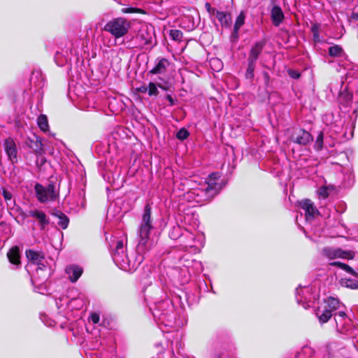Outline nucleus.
<instances>
[{"instance_id": "nucleus-1", "label": "nucleus", "mask_w": 358, "mask_h": 358, "mask_svg": "<svg viewBox=\"0 0 358 358\" xmlns=\"http://www.w3.org/2000/svg\"><path fill=\"white\" fill-rule=\"evenodd\" d=\"M131 22L123 17L112 18L103 27V30L108 32L115 38L127 35L131 29Z\"/></svg>"}, {"instance_id": "nucleus-2", "label": "nucleus", "mask_w": 358, "mask_h": 358, "mask_svg": "<svg viewBox=\"0 0 358 358\" xmlns=\"http://www.w3.org/2000/svg\"><path fill=\"white\" fill-rule=\"evenodd\" d=\"M34 190L38 201L41 203L55 201L59 196V192L56 189V182L52 177L49 178L46 187L40 183H36L34 186Z\"/></svg>"}, {"instance_id": "nucleus-3", "label": "nucleus", "mask_w": 358, "mask_h": 358, "mask_svg": "<svg viewBox=\"0 0 358 358\" xmlns=\"http://www.w3.org/2000/svg\"><path fill=\"white\" fill-rule=\"evenodd\" d=\"M322 252L329 259L336 258L353 259L355 255L352 250H343L341 248H334L330 247L324 248Z\"/></svg>"}, {"instance_id": "nucleus-4", "label": "nucleus", "mask_w": 358, "mask_h": 358, "mask_svg": "<svg viewBox=\"0 0 358 358\" xmlns=\"http://www.w3.org/2000/svg\"><path fill=\"white\" fill-rule=\"evenodd\" d=\"M291 140L300 145H307L313 141L312 134L303 129H296L292 134Z\"/></svg>"}, {"instance_id": "nucleus-5", "label": "nucleus", "mask_w": 358, "mask_h": 358, "mask_svg": "<svg viewBox=\"0 0 358 358\" xmlns=\"http://www.w3.org/2000/svg\"><path fill=\"white\" fill-rule=\"evenodd\" d=\"M25 145L33 150L36 155H43L45 153L42 140L40 137L33 134L32 136H28L24 141Z\"/></svg>"}, {"instance_id": "nucleus-6", "label": "nucleus", "mask_w": 358, "mask_h": 358, "mask_svg": "<svg viewBox=\"0 0 358 358\" xmlns=\"http://www.w3.org/2000/svg\"><path fill=\"white\" fill-rule=\"evenodd\" d=\"M4 150L8 159L13 164L17 162V150L14 139L8 137L5 139L3 143Z\"/></svg>"}, {"instance_id": "nucleus-7", "label": "nucleus", "mask_w": 358, "mask_h": 358, "mask_svg": "<svg viewBox=\"0 0 358 358\" xmlns=\"http://www.w3.org/2000/svg\"><path fill=\"white\" fill-rule=\"evenodd\" d=\"M218 176L216 173H212L209 175L208 186L204 189L206 196L210 200L213 199L218 193L219 191L217 188V184L216 180H217Z\"/></svg>"}, {"instance_id": "nucleus-8", "label": "nucleus", "mask_w": 358, "mask_h": 358, "mask_svg": "<svg viewBox=\"0 0 358 358\" xmlns=\"http://www.w3.org/2000/svg\"><path fill=\"white\" fill-rule=\"evenodd\" d=\"M266 43V40H260L254 43V45L251 47L248 60H251L257 62V60L259 58V56L262 52L264 48L265 47Z\"/></svg>"}, {"instance_id": "nucleus-9", "label": "nucleus", "mask_w": 358, "mask_h": 358, "mask_svg": "<svg viewBox=\"0 0 358 358\" xmlns=\"http://www.w3.org/2000/svg\"><path fill=\"white\" fill-rule=\"evenodd\" d=\"M152 225H143L141 224L138 230L140 240L138 246L140 248H145L150 239V231L152 229Z\"/></svg>"}, {"instance_id": "nucleus-10", "label": "nucleus", "mask_w": 358, "mask_h": 358, "mask_svg": "<svg viewBox=\"0 0 358 358\" xmlns=\"http://www.w3.org/2000/svg\"><path fill=\"white\" fill-rule=\"evenodd\" d=\"M21 215L24 218L28 216L36 218L39 222L41 229H44L45 227L49 224V219L47 217L46 214L43 211L37 210H30L28 215L24 213H22Z\"/></svg>"}, {"instance_id": "nucleus-11", "label": "nucleus", "mask_w": 358, "mask_h": 358, "mask_svg": "<svg viewBox=\"0 0 358 358\" xmlns=\"http://www.w3.org/2000/svg\"><path fill=\"white\" fill-rule=\"evenodd\" d=\"M25 255L28 260L32 264H36L38 266L42 265L43 267H45V266L41 262L45 259V256L42 252L29 249L26 250Z\"/></svg>"}, {"instance_id": "nucleus-12", "label": "nucleus", "mask_w": 358, "mask_h": 358, "mask_svg": "<svg viewBox=\"0 0 358 358\" xmlns=\"http://www.w3.org/2000/svg\"><path fill=\"white\" fill-rule=\"evenodd\" d=\"M300 207L305 210L306 217H314L316 213H318V210L314 206L313 202L308 199L301 200L299 202Z\"/></svg>"}, {"instance_id": "nucleus-13", "label": "nucleus", "mask_w": 358, "mask_h": 358, "mask_svg": "<svg viewBox=\"0 0 358 358\" xmlns=\"http://www.w3.org/2000/svg\"><path fill=\"white\" fill-rule=\"evenodd\" d=\"M271 18L273 24L275 27H278L283 22L285 15L279 6L274 4L271 11Z\"/></svg>"}, {"instance_id": "nucleus-14", "label": "nucleus", "mask_w": 358, "mask_h": 358, "mask_svg": "<svg viewBox=\"0 0 358 358\" xmlns=\"http://www.w3.org/2000/svg\"><path fill=\"white\" fill-rule=\"evenodd\" d=\"M153 36V30L145 26L139 30L138 38L146 45L152 43Z\"/></svg>"}, {"instance_id": "nucleus-15", "label": "nucleus", "mask_w": 358, "mask_h": 358, "mask_svg": "<svg viewBox=\"0 0 358 358\" xmlns=\"http://www.w3.org/2000/svg\"><path fill=\"white\" fill-rule=\"evenodd\" d=\"M7 257L10 264L20 266L21 264V256L19 247L17 245L13 246L7 252Z\"/></svg>"}, {"instance_id": "nucleus-16", "label": "nucleus", "mask_w": 358, "mask_h": 358, "mask_svg": "<svg viewBox=\"0 0 358 358\" xmlns=\"http://www.w3.org/2000/svg\"><path fill=\"white\" fill-rule=\"evenodd\" d=\"M169 65L170 62L167 59L161 58L155 67L149 71V73L152 75L164 73Z\"/></svg>"}, {"instance_id": "nucleus-17", "label": "nucleus", "mask_w": 358, "mask_h": 358, "mask_svg": "<svg viewBox=\"0 0 358 358\" xmlns=\"http://www.w3.org/2000/svg\"><path fill=\"white\" fill-rule=\"evenodd\" d=\"M83 272L82 268L77 266H72L66 268V273L69 274V278L71 282H76L81 276Z\"/></svg>"}, {"instance_id": "nucleus-18", "label": "nucleus", "mask_w": 358, "mask_h": 358, "mask_svg": "<svg viewBox=\"0 0 358 358\" xmlns=\"http://www.w3.org/2000/svg\"><path fill=\"white\" fill-rule=\"evenodd\" d=\"M52 215L59 219L58 225L62 229H66L68 228L69 224V219L63 212L55 209L52 213Z\"/></svg>"}, {"instance_id": "nucleus-19", "label": "nucleus", "mask_w": 358, "mask_h": 358, "mask_svg": "<svg viewBox=\"0 0 358 358\" xmlns=\"http://www.w3.org/2000/svg\"><path fill=\"white\" fill-rule=\"evenodd\" d=\"M216 17L222 27H229L231 24V15L226 12L216 11Z\"/></svg>"}, {"instance_id": "nucleus-20", "label": "nucleus", "mask_w": 358, "mask_h": 358, "mask_svg": "<svg viewBox=\"0 0 358 358\" xmlns=\"http://www.w3.org/2000/svg\"><path fill=\"white\" fill-rule=\"evenodd\" d=\"M151 206L147 203L144 206V210L142 215V222L141 224L143 225H152L151 223Z\"/></svg>"}, {"instance_id": "nucleus-21", "label": "nucleus", "mask_w": 358, "mask_h": 358, "mask_svg": "<svg viewBox=\"0 0 358 358\" xmlns=\"http://www.w3.org/2000/svg\"><path fill=\"white\" fill-rule=\"evenodd\" d=\"M256 67V62L248 60V68L245 71V78L250 80H252L255 77V69Z\"/></svg>"}, {"instance_id": "nucleus-22", "label": "nucleus", "mask_w": 358, "mask_h": 358, "mask_svg": "<svg viewBox=\"0 0 358 358\" xmlns=\"http://www.w3.org/2000/svg\"><path fill=\"white\" fill-rule=\"evenodd\" d=\"M37 124L41 131H47L48 130V120L45 115H41L38 117Z\"/></svg>"}, {"instance_id": "nucleus-23", "label": "nucleus", "mask_w": 358, "mask_h": 358, "mask_svg": "<svg viewBox=\"0 0 358 358\" xmlns=\"http://www.w3.org/2000/svg\"><path fill=\"white\" fill-rule=\"evenodd\" d=\"M343 52V49L338 45H334L329 48V55L333 57H341Z\"/></svg>"}, {"instance_id": "nucleus-24", "label": "nucleus", "mask_w": 358, "mask_h": 358, "mask_svg": "<svg viewBox=\"0 0 358 358\" xmlns=\"http://www.w3.org/2000/svg\"><path fill=\"white\" fill-rule=\"evenodd\" d=\"M318 319L320 323L324 324L327 322L332 316V310L329 309H324L321 315L317 313Z\"/></svg>"}, {"instance_id": "nucleus-25", "label": "nucleus", "mask_w": 358, "mask_h": 358, "mask_svg": "<svg viewBox=\"0 0 358 358\" xmlns=\"http://www.w3.org/2000/svg\"><path fill=\"white\" fill-rule=\"evenodd\" d=\"M323 143H324V132L322 131H320L319 134H317V136L316 138L314 148L317 151H320L322 150L323 148Z\"/></svg>"}, {"instance_id": "nucleus-26", "label": "nucleus", "mask_w": 358, "mask_h": 358, "mask_svg": "<svg viewBox=\"0 0 358 358\" xmlns=\"http://www.w3.org/2000/svg\"><path fill=\"white\" fill-rule=\"evenodd\" d=\"M121 13L124 14H132V13H138V14H145L146 12L139 8H134V7H128V8H123L121 9Z\"/></svg>"}, {"instance_id": "nucleus-27", "label": "nucleus", "mask_w": 358, "mask_h": 358, "mask_svg": "<svg viewBox=\"0 0 358 358\" xmlns=\"http://www.w3.org/2000/svg\"><path fill=\"white\" fill-rule=\"evenodd\" d=\"M169 36L175 41H181L183 38V33L178 29H171L169 31Z\"/></svg>"}, {"instance_id": "nucleus-28", "label": "nucleus", "mask_w": 358, "mask_h": 358, "mask_svg": "<svg viewBox=\"0 0 358 358\" xmlns=\"http://www.w3.org/2000/svg\"><path fill=\"white\" fill-rule=\"evenodd\" d=\"M340 302L338 299L330 296L327 299V306L329 308V310L332 311L337 310L339 308Z\"/></svg>"}, {"instance_id": "nucleus-29", "label": "nucleus", "mask_w": 358, "mask_h": 358, "mask_svg": "<svg viewBox=\"0 0 358 358\" xmlns=\"http://www.w3.org/2000/svg\"><path fill=\"white\" fill-rule=\"evenodd\" d=\"M245 15L243 11H241L238 16L236 17L234 27L240 29L245 23Z\"/></svg>"}, {"instance_id": "nucleus-30", "label": "nucleus", "mask_w": 358, "mask_h": 358, "mask_svg": "<svg viewBox=\"0 0 358 358\" xmlns=\"http://www.w3.org/2000/svg\"><path fill=\"white\" fill-rule=\"evenodd\" d=\"M148 92L150 96H157L159 94L157 85L152 82L149 83Z\"/></svg>"}, {"instance_id": "nucleus-31", "label": "nucleus", "mask_w": 358, "mask_h": 358, "mask_svg": "<svg viewBox=\"0 0 358 358\" xmlns=\"http://www.w3.org/2000/svg\"><path fill=\"white\" fill-rule=\"evenodd\" d=\"M189 136V133L185 128L180 129L176 135V138L180 141L187 139Z\"/></svg>"}, {"instance_id": "nucleus-32", "label": "nucleus", "mask_w": 358, "mask_h": 358, "mask_svg": "<svg viewBox=\"0 0 358 358\" xmlns=\"http://www.w3.org/2000/svg\"><path fill=\"white\" fill-rule=\"evenodd\" d=\"M343 283L348 288L358 289V280L348 278L345 279Z\"/></svg>"}, {"instance_id": "nucleus-33", "label": "nucleus", "mask_w": 358, "mask_h": 358, "mask_svg": "<svg viewBox=\"0 0 358 358\" xmlns=\"http://www.w3.org/2000/svg\"><path fill=\"white\" fill-rule=\"evenodd\" d=\"M287 72L289 76L293 79H299L301 76V74L299 71L294 69H289Z\"/></svg>"}, {"instance_id": "nucleus-34", "label": "nucleus", "mask_w": 358, "mask_h": 358, "mask_svg": "<svg viewBox=\"0 0 358 358\" xmlns=\"http://www.w3.org/2000/svg\"><path fill=\"white\" fill-rule=\"evenodd\" d=\"M341 268L348 272V273L352 274L354 276L358 277V273L356 271H355L352 267H350L349 265L345 263L343 264Z\"/></svg>"}, {"instance_id": "nucleus-35", "label": "nucleus", "mask_w": 358, "mask_h": 358, "mask_svg": "<svg viewBox=\"0 0 358 358\" xmlns=\"http://www.w3.org/2000/svg\"><path fill=\"white\" fill-rule=\"evenodd\" d=\"M329 187L327 186H322L320 188L318 194L320 196L324 199H327L329 196Z\"/></svg>"}, {"instance_id": "nucleus-36", "label": "nucleus", "mask_w": 358, "mask_h": 358, "mask_svg": "<svg viewBox=\"0 0 358 358\" xmlns=\"http://www.w3.org/2000/svg\"><path fill=\"white\" fill-rule=\"evenodd\" d=\"M2 195L6 202L11 201L13 198V194L10 192L8 191L6 189L3 188L2 189Z\"/></svg>"}, {"instance_id": "nucleus-37", "label": "nucleus", "mask_w": 358, "mask_h": 358, "mask_svg": "<svg viewBox=\"0 0 358 358\" xmlns=\"http://www.w3.org/2000/svg\"><path fill=\"white\" fill-rule=\"evenodd\" d=\"M239 29H238V28L234 27L233 31L231 35V41H238V37H239V34H238Z\"/></svg>"}, {"instance_id": "nucleus-38", "label": "nucleus", "mask_w": 358, "mask_h": 358, "mask_svg": "<svg viewBox=\"0 0 358 358\" xmlns=\"http://www.w3.org/2000/svg\"><path fill=\"white\" fill-rule=\"evenodd\" d=\"M262 75L264 77V84H265L266 87H268L270 85V80H271V78H270L268 73L267 71H263Z\"/></svg>"}, {"instance_id": "nucleus-39", "label": "nucleus", "mask_w": 358, "mask_h": 358, "mask_svg": "<svg viewBox=\"0 0 358 358\" xmlns=\"http://www.w3.org/2000/svg\"><path fill=\"white\" fill-rule=\"evenodd\" d=\"M320 25L319 24H313L311 27V31L313 34H320Z\"/></svg>"}, {"instance_id": "nucleus-40", "label": "nucleus", "mask_w": 358, "mask_h": 358, "mask_svg": "<svg viewBox=\"0 0 358 358\" xmlns=\"http://www.w3.org/2000/svg\"><path fill=\"white\" fill-rule=\"evenodd\" d=\"M90 319L94 324H97L99 322V315L97 313H93L90 315Z\"/></svg>"}, {"instance_id": "nucleus-41", "label": "nucleus", "mask_w": 358, "mask_h": 358, "mask_svg": "<svg viewBox=\"0 0 358 358\" xmlns=\"http://www.w3.org/2000/svg\"><path fill=\"white\" fill-rule=\"evenodd\" d=\"M123 247H124V245H123V242L122 241H118L116 243V246H115V253H117L119 254V250H123Z\"/></svg>"}, {"instance_id": "nucleus-42", "label": "nucleus", "mask_w": 358, "mask_h": 358, "mask_svg": "<svg viewBox=\"0 0 358 358\" xmlns=\"http://www.w3.org/2000/svg\"><path fill=\"white\" fill-rule=\"evenodd\" d=\"M205 7L208 13L216 15L217 10L215 8H211L210 4L209 3H206L205 4Z\"/></svg>"}, {"instance_id": "nucleus-43", "label": "nucleus", "mask_w": 358, "mask_h": 358, "mask_svg": "<svg viewBox=\"0 0 358 358\" xmlns=\"http://www.w3.org/2000/svg\"><path fill=\"white\" fill-rule=\"evenodd\" d=\"M148 87H146L145 85L141 86L139 87H137L136 89V91L140 93H146L148 92Z\"/></svg>"}, {"instance_id": "nucleus-44", "label": "nucleus", "mask_w": 358, "mask_h": 358, "mask_svg": "<svg viewBox=\"0 0 358 358\" xmlns=\"http://www.w3.org/2000/svg\"><path fill=\"white\" fill-rule=\"evenodd\" d=\"M166 99L169 101L170 106H173L176 104V100L173 99L171 95L167 94Z\"/></svg>"}, {"instance_id": "nucleus-45", "label": "nucleus", "mask_w": 358, "mask_h": 358, "mask_svg": "<svg viewBox=\"0 0 358 358\" xmlns=\"http://www.w3.org/2000/svg\"><path fill=\"white\" fill-rule=\"evenodd\" d=\"M343 262H331L330 263V265L332 266H337L338 268H341L342 265H343Z\"/></svg>"}, {"instance_id": "nucleus-46", "label": "nucleus", "mask_w": 358, "mask_h": 358, "mask_svg": "<svg viewBox=\"0 0 358 358\" xmlns=\"http://www.w3.org/2000/svg\"><path fill=\"white\" fill-rule=\"evenodd\" d=\"M350 18L355 21H358V13L352 12Z\"/></svg>"}, {"instance_id": "nucleus-47", "label": "nucleus", "mask_w": 358, "mask_h": 358, "mask_svg": "<svg viewBox=\"0 0 358 358\" xmlns=\"http://www.w3.org/2000/svg\"><path fill=\"white\" fill-rule=\"evenodd\" d=\"M313 41L315 43L320 42V34H313Z\"/></svg>"}, {"instance_id": "nucleus-48", "label": "nucleus", "mask_w": 358, "mask_h": 358, "mask_svg": "<svg viewBox=\"0 0 358 358\" xmlns=\"http://www.w3.org/2000/svg\"><path fill=\"white\" fill-rule=\"evenodd\" d=\"M337 315L341 317H345L347 316L346 313L343 311H340Z\"/></svg>"}, {"instance_id": "nucleus-49", "label": "nucleus", "mask_w": 358, "mask_h": 358, "mask_svg": "<svg viewBox=\"0 0 358 358\" xmlns=\"http://www.w3.org/2000/svg\"><path fill=\"white\" fill-rule=\"evenodd\" d=\"M157 86L159 87H160L161 89L164 90H167V87H164V85H161V84H158Z\"/></svg>"}, {"instance_id": "nucleus-50", "label": "nucleus", "mask_w": 358, "mask_h": 358, "mask_svg": "<svg viewBox=\"0 0 358 358\" xmlns=\"http://www.w3.org/2000/svg\"><path fill=\"white\" fill-rule=\"evenodd\" d=\"M45 267H43L42 265L38 266V268L41 270H43Z\"/></svg>"}, {"instance_id": "nucleus-51", "label": "nucleus", "mask_w": 358, "mask_h": 358, "mask_svg": "<svg viewBox=\"0 0 358 358\" xmlns=\"http://www.w3.org/2000/svg\"><path fill=\"white\" fill-rule=\"evenodd\" d=\"M277 1V0H271V3H272V4H273V5H274V4L275 3V1Z\"/></svg>"}, {"instance_id": "nucleus-52", "label": "nucleus", "mask_w": 358, "mask_h": 358, "mask_svg": "<svg viewBox=\"0 0 358 358\" xmlns=\"http://www.w3.org/2000/svg\"><path fill=\"white\" fill-rule=\"evenodd\" d=\"M357 39H358V33H357Z\"/></svg>"}]
</instances>
